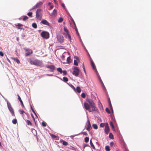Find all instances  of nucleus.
Masks as SVG:
<instances>
[{
	"label": "nucleus",
	"mask_w": 151,
	"mask_h": 151,
	"mask_svg": "<svg viewBox=\"0 0 151 151\" xmlns=\"http://www.w3.org/2000/svg\"><path fill=\"white\" fill-rule=\"evenodd\" d=\"M87 103H84V106L85 109L89 112L96 111L97 108L95 107V104L93 101L91 99H88Z\"/></svg>",
	"instance_id": "nucleus-1"
},
{
	"label": "nucleus",
	"mask_w": 151,
	"mask_h": 151,
	"mask_svg": "<svg viewBox=\"0 0 151 151\" xmlns=\"http://www.w3.org/2000/svg\"><path fill=\"white\" fill-rule=\"evenodd\" d=\"M5 100L6 101L7 107L11 113L12 115L13 116H14V109H13L12 107V106L10 103L7 101V99H5Z\"/></svg>",
	"instance_id": "nucleus-2"
},
{
	"label": "nucleus",
	"mask_w": 151,
	"mask_h": 151,
	"mask_svg": "<svg viewBox=\"0 0 151 151\" xmlns=\"http://www.w3.org/2000/svg\"><path fill=\"white\" fill-rule=\"evenodd\" d=\"M30 63L31 64H33L36 65H40L42 64L41 62L38 60H30Z\"/></svg>",
	"instance_id": "nucleus-3"
},
{
	"label": "nucleus",
	"mask_w": 151,
	"mask_h": 151,
	"mask_svg": "<svg viewBox=\"0 0 151 151\" xmlns=\"http://www.w3.org/2000/svg\"><path fill=\"white\" fill-rule=\"evenodd\" d=\"M79 70L78 68L77 67H75L73 72V74L76 76H77L79 74Z\"/></svg>",
	"instance_id": "nucleus-4"
},
{
	"label": "nucleus",
	"mask_w": 151,
	"mask_h": 151,
	"mask_svg": "<svg viewBox=\"0 0 151 151\" xmlns=\"http://www.w3.org/2000/svg\"><path fill=\"white\" fill-rule=\"evenodd\" d=\"M41 35L43 38L46 39L48 38L49 37V33L46 31L42 32H41Z\"/></svg>",
	"instance_id": "nucleus-5"
},
{
	"label": "nucleus",
	"mask_w": 151,
	"mask_h": 151,
	"mask_svg": "<svg viewBox=\"0 0 151 151\" xmlns=\"http://www.w3.org/2000/svg\"><path fill=\"white\" fill-rule=\"evenodd\" d=\"M41 10L38 9L36 12V17L38 19H40L41 18Z\"/></svg>",
	"instance_id": "nucleus-6"
},
{
	"label": "nucleus",
	"mask_w": 151,
	"mask_h": 151,
	"mask_svg": "<svg viewBox=\"0 0 151 151\" xmlns=\"http://www.w3.org/2000/svg\"><path fill=\"white\" fill-rule=\"evenodd\" d=\"M63 35L66 38L68 39V40H69L70 42L71 41V37L69 34V33H63Z\"/></svg>",
	"instance_id": "nucleus-7"
},
{
	"label": "nucleus",
	"mask_w": 151,
	"mask_h": 151,
	"mask_svg": "<svg viewBox=\"0 0 151 151\" xmlns=\"http://www.w3.org/2000/svg\"><path fill=\"white\" fill-rule=\"evenodd\" d=\"M26 51H28V52L26 53L25 54V55L26 56H28L30 54H32V50L29 49H26Z\"/></svg>",
	"instance_id": "nucleus-8"
},
{
	"label": "nucleus",
	"mask_w": 151,
	"mask_h": 151,
	"mask_svg": "<svg viewBox=\"0 0 151 151\" xmlns=\"http://www.w3.org/2000/svg\"><path fill=\"white\" fill-rule=\"evenodd\" d=\"M87 123H88V124H87V127H86V129L88 131H90V130L91 126V125L90 124V122L88 120H87Z\"/></svg>",
	"instance_id": "nucleus-9"
},
{
	"label": "nucleus",
	"mask_w": 151,
	"mask_h": 151,
	"mask_svg": "<svg viewBox=\"0 0 151 151\" xmlns=\"http://www.w3.org/2000/svg\"><path fill=\"white\" fill-rule=\"evenodd\" d=\"M41 23H42L43 24L47 25V26H49L50 24L48 23V22L46 20L44 19L41 22Z\"/></svg>",
	"instance_id": "nucleus-10"
},
{
	"label": "nucleus",
	"mask_w": 151,
	"mask_h": 151,
	"mask_svg": "<svg viewBox=\"0 0 151 151\" xmlns=\"http://www.w3.org/2000/svg\"><path fill=\"white\" fill-rule=\"evenodd\" d=\"M47 68H49L52 71H53L55 69V67L54 65H48L47 66Z\"/></svg>",
	"instance_id": "nucleus-11"
},
{
	"label": "nucleus",
	"mask_w": 151,
	"mask_h": 151,
	"mask_svg": "<svg viewBox=\"0 0 151 151\" xmlns=\"http://www.w3.org/2000/svg\"><path fill=\"white\" fill-rule=\"evenodd\" d=\"M57 39L58 41L61 42H62L64 41L63 37V36H58V37Z\"/></svg>",
	"instance_id": "nucleus-12"
},
{
	"label": "nucleus",
	"mask_w": 151,
	"mask_h": 151,
	"mask_svg": "<svg viewBox=\"0 0 151 151\" xmlns=\"http://www.w3.org/2000/svg\"><path fill=\"white\" fill-rule=\"evenodd\" d=\"M110 129L109 127H105V132L106 134H108L109 132Z\"/></svg>",
	"instance_id": "nucleus-13"
},
{
	"label": "nucleus",
	"mask_w": 151,
	"mask_h": 151,
	"mask_svg": "<svg viewBox=\"0 0 151 151\" xmlns=\"http://www.w3.org/2000/svg\"><path fill=\"white\" fill-rule=\"evenodd\" d=\"M42 4V3L41 2L37 3V4L36 5H35L33 7V8L32 9H31V10L36 8L38 6L41 5Z\"/></svg>",
	"instance_id": "nucleus-14"
},
{
	"label": "nucleus",
	"mask_w": 151,
	"mask_h": 151,
	"mask_svg": "<svg viewBox=\"0 0 151 151\" xmlns=\"http://www.w3.org/2000/svg\"><path fill=\"white\" fill-rule=\"evenodd\" d=\"M67 62H63L62 63H70L71 62V59H70V57H68L67 59Z\"/></svg>",
	"instance_id": "nucleus-15"
},
{
	"label": "nucleus",
	"mask_w": 151,
	"mask_h": 151,
	"mask_svg": "<svg viewBox=\"0 0 151 151\" xmlns=\"http://www.w3.org/2000/svg\"><path fill=\"white\" fill-rule=\"evenodd\" d=\"M91 66L93 68V69L94 70L96 71L97 70H96V66H95V64L93 62L92 60L91 61Z\"/></svg>",
	"instance_id": "nucleus-16"
},
{
	"label": "nucleus",
	"mask_w": 151,
	"mask_h": 151,
	"mask_svg": "<svg viewBox=\"0 0 151 151\" xmlns=\"http://www.w3.org/2000/svg\"><path fill=\"white\" fill-rule=\"evenodd\" d=\"M57 14V11L56 10L54 9L51 13V15L52 16H55Z\"/></svg>",
	"instance_id": "nucleus-17"
},
{
	"label": "nucleus",
	"mask_w": 151,
	"mask_h": 151,
	"mask_svg": "<svg viewBox=\"0 0 151 151\" xmlns=\"http://www.w3.org/2000/svg\"><path fill=\"white\" fill-rule=\"evenodd\" d=\"M12 59L16 62L18 64H19L20 63L19 60L17 58H12Z\"/></svg>",
	"instance_id": "nucleus-18"
},
{
	"label": "nucleus",
	"mask_w": 151,
	"mask_h": 151,
	"mask_svg": "<svg viewBox=\"0 0 151 151\" xmlns=\"http://www.w3.org/2000/svg\"><path fill=\"white\" fill-rule=\"evenodd\" d=\"M17 96H18V99H19V101H20V102L22 105V106L23 107H24V104H23L22 101V100H21L20 97L18 95Z\"/></svg>",
	"instance_id": "nucleus-19"
},
{
	"label": "nucleus",
	"mask_w": 151,
	"mask_h": 151,
	"mask_svg": "<svg viewBox=\"0 0 151 151\" xmlns=\"http://www.w3.org/2000/svg\"><path fill=\"white\" fill-rule=\"evenodd\" d=\"M109 106H110V108L111 110L113 112V109H112V105H111V101H110V99H109Z\"/></svg>",
	"instance_id": "nucleus-20"
},
{
	"label": "nucleus",
	"mask_w": 151,
	"mask_h": 151,
	"mask_svg": "<svg viewBox=\"0 0 151 151\" xmlns=\"http://www.w3.org/2000/svg\"><path fill=\"white\" fill-rule=\"evenodd\" d=\"M109 106H110V108L111 110L113 112V109H112V105H111V101H110V99H109Z\"/></svg>",
	"instance_id": "nucleus-21"
},
{
	"label": "nucleus",
	"mask_w": 151,
	"mask_h": 151,
	"mask_svg": "<svg viewBox=\"0 0 151 151\" xmlns=\"http://www.w3.org/2000/svg\"><path fill=\"white\" fill-rule=\"evenodd\" d=\"M76 91L78 93H80L81 91V90L80 87L78 86L77 87Z\"/></svg>",
	"instance_id": "nucleus-22"
},
{
	"label": "nucleus",
	"mask_w": 151,
	"mask_h": 151,
	"mask_svg": "<svg viewBox=\"0 0 151 151\" xmlns=\"http://www.w3.org/2000/svg\"><path fill=\"white\" fill-rule=\"evenodd\" d=\"M90 144L91 147H92L94 149H95L93 143L92 142L91 139L90 140Z\"/></svg>",
	"instance_id": "nucleus-23"
},
{
	"label": "nucleus",
	"mask_w": 151,
	"mask_h": 151,
	"mask_svg": "<svg viewBox=\"0 0 151 151\" xmlns=\"http://www.w3.org/2000/svg\"><path fill=\"white\" fill-rule=\"evenodd\" d=\"M57 70L58 72H60V73H63V71L61 68H57Z\"/></svg>",
	"instance_id": "nucleus-24"
},
{
	"label": "nucleus",
	"mask_w": 151,
	"mask_h": 151,
	"mask_svg": "<svg viewBox=\"0 0 151 151\" xmlns=\"http://www.w3.org/2000/svg\"><path fill=\"white\" fill-rule=\"evenodd\" d=\"M110 125L111 127V128H112V129H114V125H113V124L112 122H110Z\"/></svg>",
	"instance_id": "nucleus-25"
},
{
	"label": "nucleus",
	"mask_w": 151,
	"mask_h": 151,
	"mask_svg": "<svg viewBox=\"0 0 151 151\" xmlns=\"http://www.w3.org/2000/svg\"><path fill=\"white\" fill-rule=\"evenodd\" d=\"M32 26L33 27L35 28H37V26L36 23H34L32 24Z\"/></svg>",
	"instance_id": "nucleus-26"
},
{
	"label": "nucleus",
	"mask_w": 151,
	"mask_h": 151,
	"mask_svg": "<svg viewBox=\"0 0 151 151\" xmlns=\"http://www.w3.org/2000/svg\"><path fill=\"white\" fill-rule=\"evenodd\" d=\"M93 128L95 129H97L98 128V127L96 124H93L92 125Z\"/></svg>",
	"instance_id": "nucleus-27"
},
{
	"label": "nucleus",
	"mask_w": 151,
	"mask_h": 151,
	"mask_svg": "<svg viewBox=\"0 0 151 151\" xmlns=\"http://www.w3.org/2000/svg\"><path fill=\"white\" fill-rule=\"evenodd\" d=\"M74 64L76 66H78V63L77 60H74Z\"/></svg>",
	"instance_id": "nucleus-28"
},
{
	"label": "nucleus",
	"mask_w": 151,
	"mask_h": 151,
	"mask_svg": "<svg viewBox=\"0 0 151 151\" xmlns=\"http://www.w3.org/2000/svg\"><path fill=\"white\" fill-rule=\"evenodd\" d=\"M12 123L14 124H16L17 123V120L16 119H14L12 121Z\"/></svg>",
	"instance_id": "nucleus-29"
},
{
	"label": "nucleus",
	"mask_w": 151,
	"mask_h": 151,
	"mask_svg": "<svg viewBox=\"0 0 151 151\" xmlns=\"http://www.w3.org/2000/svg\"><path fill=\"white\" fill-rule=\"evenodd\" d=\"M109 137L111 139H112L113 138V135L111 133H110L109 135Z\"/></svg>",
	"instance_id": "nucleus-30"
},
{
	"label": "nucleus",
	"mask_w": 151,
	"mask_h": 151,
	"mask_svg": "<svg viewBox=\"0 0 151 151\" xmlns=\"http://www.w3.org/2000/svg\"><path fill=\"white\" fill-rule=\"evenodd\" d=\"M63 19L61 17H60L59 18L58 20V22L59 23L63 21Z\"/></svg>",
	"instance_id": "nucleus-31"
},
{
	"label": "nucleus",
	"mask_w": 151,
	"mask_h": 151,
	"mask_svg": "<svg viewBox=\"0 0 151 151\" xmlns=\"http://www.w3.org/2000/svg\"><path fill=\"white\" fill-rule=\"evenodd\" d=\"M63 81L65 82H66L68 81V79L67 77H64L63 78Z\"/></svg>",
	"instance_id": "nucleus-32"
},
{
	"label": "nucleus",
	"mask_w": 151,
	"mask_h": 151,
	"mask_svg": "<svg viewBox=\"0 0 151 151\" xmlns=\"http://www.w3.org/2000/svg\"><path fill=\"white\" fill-rule=\"evenodd\" d=\"M105 150L106 151H109L110 150L109 147L107 146H106Z\"/></svg>",
	"instance_id": "nucleus-33"
},
{
	"label": "nucleus",
	"mask_w": 151,
	"mask_h": 151,
	"mask_svg": "<svg viewBox=\"0 0 151 151\" xmlns=\"http://www.w3.org/2000/svg\"><path fill=\"white\" fill-rule=\"evenodd\" d=\"M89 138L87 137H85V141L86 142H87L89 140Z\"/></svg>",
	"instance_id": "nucleus-34"
},
{
	"label": "nucleus",
	"mask_w": 151,
	"mask_h": 151,
	"mask_svg": "<svg viewBox=\"0 0 151 151\" xmlns=\"http://www.w3.org/2000/svg\"><path fill=\"white\" fill-rule=\"evenodd\" d=\"M69 86L72 89H73V90L75 91H76V88L73 85L71 84V85H70Z\"/></svg>",
	"instance_id": "nucleus-35"
},
{
	"label": "nucleus",
	"mask_w": 151,
	"mask_h": 151,
	"mask_svg": "<svg viewBox=\"0 0 151 151\" xmlns=\"http://www.w3.org/2000/svg\"><path fill=\"white\" fill-rule=\"evenodd\" d=\"M64 30L65 32V33H69L68 30L65 27H64Z\"/></svg>",
	"instance_id": "nucleus-36"
},
{
	"label": "nucleus",
	"mask_w": 151,
	"mask_h": 151,
	"mask_svg": "<svg viewBox=\"0 0 151 151\" xmlns=\"http://www.w3.org/2000/svg\"><path fill=\"white\" fill-rule=\"evenodd\" d=\"M63 145H67L68 144V143L65 141H63Z\"/></svg>",
	"instance_id": "nucleus-37"
},
{
	"label": "nucleus",
	"mask_w": 151,
	"mask_h": 151,
	"mask_svg": "<svg viewBox=\"0 0 151 151\" xmlns=\"http://www.w3.org/2000/svg\"><path fill=\"white\" fill-rule=\"evenodd\" d=\"M81 96L82 97V98H84L85 97V96H86L85 94L84 93H82L81 94Z\"/></svg>",
	"instance_id": "nucleus-38"
},
{
	"label": "nucleus",
	"mask_w": 151,
	"mask_h": 151,
	"mask_svg": "<svg viewBox=\"0 0 151 151\" xmlns=\"http://www.w3.org/2000/svg\"><path fill=\"white\" fill-rule=\"evenodd\" d=\"M27 14L29 17H31L32 15V13L31 12L28 13Z\"/></svg>",
	"instance_id": "nucleus-39"
},
{
	"label": "nucleus",
	"mask_w": 151,
	"mask_h": 151,
	"mask_svg": "<svg viewBox=\"0 0 151 151\" xmlns=\"http://www.w3.org/2000/svg\"><path fill=\"white\" fill-rule=\"evenodd\" d=\"M28 18V17L27 16H25L24 17L23 19L24 21H25L26 20H27V19Z\"/></svg>",
	"instance_id": "nucleus-40"
},
{
	"label": "nucleus",
	"mask_w": 151,
	"mask_h": 151,
	"mask_svg": "<svg viewBox=\"0 0 151 151\" xmlns=\"http://www.w3.org/2000/svg\"><path fill=\"white\" fill-rule=\"evenodd\" d=\"M42 124L43 126L45 127L46 126V123L44 122H42Z\"/></svg>",
	"instance_id": "nucleus-41"
},
{
	"label": "nucleus",
	"mask_w": 151,
	"mask_h": 151,
	"mask_svg": "<svg viewBox=\"0 0 151 151\" xmlns=\"http://www.w3.org/2000/svg\"><path fill=\"white\" fill-rule=\"evenodd\" d=\"M19 111V112H20V114H22L24 113V111H23L22 110H20Z\"/></svg>",
	"instance_id": "nucleus-42"
},
{
	"label": "nucleus",
	"mask_w": 151,
	"mask_h": 151,
	"mask_svg": "<svg viewBox=\"0 0 151 151\" xmlns=\"http://www.w3.org/2000/svg\"><path fill=\"white\" fill-rule=\"evenodd\" d=\"M106 111L107 112H108V113H110V111L109 110V109L107 108H106Z\"/></svg>",
	"instance_id": "nucleus-43"
},
{
	"label": "nucleus",
	"mask_w": 151,
	"mask_h": 151,
	"mask_svg": "<svg viewBox=\"0 0 151 151\" xmlns=\"http://www.w3.org/2000/svg\"><path fill=\"white\" fill-rule=\"evenodd\" d=\"M26 122H27V124L28 125L31 124V123L28 120H27L26 121Z\"/></svg>",
	"instance_id": "nucleus-44"
},
{
	"label": "nucleus",
	"mask_w": 151,
	"mask_h": 151,
	"mask_svg": "<svg viewBox=\"0 0 151 151\" xmlns=\"http://www.w3.org/2000/svg\"><path fill=\"white\" fill-rule=\"evenodd\" d=\"M16 25L17 26H19V27H20L22 26L23 25L19 23H18L17 24H16Z\"/></svg>",
	"instance_id": "nucleus-45"
},
{
	"label": "nucleus",
	"mask_w": 151,
	"mask_h": 151,
	"mask_svg": "<svg viewBox=\"0 0 151 151\" xmlns=\"http://www.w3.org/2000/svg\"><path fill=\"white\" fill-rule=\"evenodd\" d=\"M105 126V124L103 123H101L100 124V126L101 127H103Z\"/></svg>",
	"instance_id": "nucleus-46"
},
{
	"label": "nucleus",
	"mask_w": 151,
	"mask_h": 151,
	"mask_svg": "<svg viewBox=\"0 0 151 151\" xmlns=\"http://www.w3.org/2000/svg\"><path fill=\"white\" fill-rule=\"evenodd\" d=\"M63 75H66L67 73V72L66 70H64L63 71Z\"/></svg>",
	"instance_id": "nucleus-47"
},
{
	"label": "nucleus",
	"mask_w": 151,
	"mask_h": 151,
	"mask_svg": "<svg viewBox=\"0 0 151 151\" xmlns=\"http://www.w3.org/2000/svg\"><path fill=\"white\" fill-rule=\"evenodd\" d=\"M0 55L1 56H3L4 55L3 53L1 51H0Z\"/></svg>",
	"instance_id": "nucleus-48"
},
{
	"label": "nucleus",
	"mask_w": 151,
	"mask_h": 151,
	"mask_svg": "<svg viewBox=\"0 0 151 151\" xmlns=\"http://www.w3.org/2000/svg\"><path fill=\"white\" fill-rule=\"evenodd\" d=\"M74 58L76 59V60H79V58L77 56H75L74 57Z\"/></svg>",
	"instance_id": "nucleus-49"
},
{
	"label": "nucleus",
	"mask_w": 151,
	"mask_h": 151,
	"mask_svg": "<svg viewBox=\"0 0 151 151\" xmlns=\"http://www.w3.org/2000/svg\"><path fill=\"white\" fill-rule=\"evenodd\" d=\"M31 109L32 111V112L34 113L35 114H36V113H35V111L34 110V109H33V108H32V107L31 106Z\"/></svg>",
	"instance_id": "nucleus-50"
},
{
	"label": "nucleus",
	"mask_w": 151,
	"mask_h": 151,
	"mask_svg": "<svg viewBox=\"0 0 151 151\" xmlns=\"http://www.w3.org/2000/svg\"><path fill=\"white\" fill-rule=\"evenodd\" d=\"M83 70H84V72L85 73H86V71L85 68V67H84V65L83 64Z\"/></svg>",
	"instance_id": "nucleus-51"
},
{
	"label": "nucleus",
	"mask_w": 151,
	"mask_h": 151,
	"mask_svg": "<svg viewBox=\"0 0 151 151\" xmlns=\"http://www.w3.org/2000/svg\"><path fill=\"white\" fill-rule=\"evenodd\" d=\"M109 127L108 124L107 123H106L105 124V127Z\"/></svg>",
	"instance_id": "nucleus-52"
},
{
	"label": "nucleus",
	"mask_w": 151,
	"mask_h": 151,
	"mask_svg": "<svg viewBox=\"0 0 151 151\" xmlns=\"http://www.w3.org/2000/svg\"><path fill=\"white\" fill-rule=\"evenodd\" d=\"M61 6L64 8V9H65V6L64 4L63 3L62 4Z\"/></svg>",
	"instance_id": "nucleus-53"
},
{
	"label": "nucleus",
	"mask_w": 151,
	"mask_h": 151,
	"mask_svg": "<svg viewBox=\"0 0 151 151\" xmlns=\"http://www.w3.org/2000/svg\"><path fill=\"white\" fill-rule=\"evenodd\" d=\"M114 145V143L113 142H111L110 143V145L111 146H112Z\"/></svg>",
	"instance_id": "nucleus-54"
},
{
	"label": "nucleus",
	"mask_w": 151,
	"mask_h": 151,
	"mask_svg": "<svg viewBox=\"0 0 151 151\" xmlns=\"http://www.w3.org/2000/svg\"><path fill=\"white\" fill-rule=\"evenodd\" d=\"M100 82L102 83V85L103 86L104 88H105V86H104V84L103 83V82H102V81H101V79L100 80Z\"/></svg>",
	"instance_id": "nucleus-55"
},
{
	"label": "nucleus",
	"mask_w": 151,
	"mask_h": 151,
	"mask_svg": "<svg viewBox=\"0 0 151 151\" xmlns=\"http://www.w3.org/2000/svg\"><path fill=\"white\" fill-rule=\"evenodd\" d=\"M83 134L86 135H87V133L86 132H83Z\"/></svg>",
	"instance_id": "nucleus-56"
},
{
	"label": "nucleus",
	"mask_w": 151,
	"mask_h": 151,
	"mask_svg": "<svg viewBox=\"0 0 151 151\" xmlns=\"http://www.w3.org/2000/svg\"><path fill=\"white\" fill-rule=\"evenodd\" d=\"M76 31L77 34L78 35H79V33H78V31L77 30V29L76 28Z\"/></svg>",
	"instance_id": "nucleus-57"
},
{
	"label": "nucleus",
	"mask_w": 151,
	"mask_h": 151,
	"mask_svg": "<svg viewBox=\"0 0 151 151\" xmlns=\"http://www.w3.org/2000/svg\"><path fill=\"white\" fill-rule=\"evenodd\" d=\"M7 59L8 60V61L10 63H11V62H10V60H9L8 58H7Z\"/></svg>",
	"instance_id": "nucleus-58"
},
{
	"label": "nucleus",
	"mask_w": 151,
	"mask_h": 151,
	"mask_svg": "<svg viewBox=\"0 0 151 151\" xmlns=\"http://www.w3.org/2000/svg\"><path fill=\"white\" fill-rule=\"evenodd\" d=\"M64 58H65V57H64V56H63H63H62V58L63 60H64Z\"/></svg>",
	"instance_id": "nucleus-59"
},
{
	"label": "nucleus",
	"mask_w": 151,
	"mask_h": 151,
	"mask_svg": "<svg viewBox=\"0 0 151 151\" xmlns=\"http://www.w3.org/2000/svg\"><path fill=\"white\" fill-rule=\"evenodd\" d=\"M55 4H57V1L56 0H53Z\"/></svg>",
	"instance_id": "nucleus-60"
},
{
	"label": "nucleus",
	"mask_w": 151,
	"mask_h": 151,
	"mask_svg": "<svg viewBox=\"0 0 151 151\" xmlns=\"http://www.w3.org/2000/svg\"><path fill=\"white\" fill-rule=\"evenodd\" d=\"M53 8V6H50V8L51 9H52Z\"/></svg>",
	"instance_id": "nucleus-61"
},
{
	"label": "nucleus",
	"mask_w": 151,
	"mask_h": 151,
	"mask_svg": "<svg viewBox=\"0 0 151 151\" xmlns=\"http://www.w3.org/2000/svg\"><path fill=\"white\" fill-rule=\"evenodd\" d=\"M17 41L19 40V37H17Z\"/></svg>",
	"instance_id": "nucleus-62"
},
{
	"label": "nucleus",
	"mask_w": 151,
	"mask_h": 151,
	"mask_svg": "<svg viewBox=\"0 0 151 151\" xmlns=\"http://www.w3.org/2000/svg\"><path fill=\"white\" fill-rule=\"evenodd\" d=\"M98 105L99 106H100V105H101V104L100 103H99V104H98Z\"/></svg>",
	"instance_id": "nucleus-63"
},
{
	"label": "nucleus",
	"mask_w": 151,
	"mask_h": 151,
	"mask_svg": "<svg viewBox=\"0 0 151 151\" xmlns=\"http://www.w3.org/2000/svg\"><path fill=\"white\" fill-rule=\"evenodd\" d=\"M50 4H51V3H50V2H49V3H48V4L49 5H50Z\"/></svg>",
	"instance_id": "nucleus-64"
}]
</instances>
